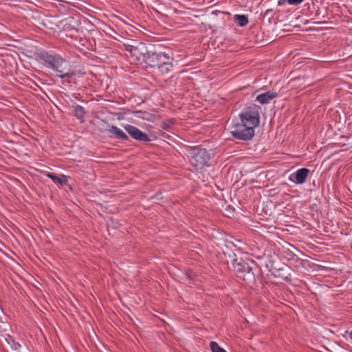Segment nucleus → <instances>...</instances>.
I'll return each instance as SVG.
<instances>
[{
  "label": "nucleus",
  "mask_w": 352,
  "mask_h": 352,
  "mask_svg": "<svg viewBox=\"0 0 352 352\" xmlns=\"http://www.w3.org/2000/svg\"><path fill=\"white\" fill-rule=\"evenodd\" d=\"M259 110L260 107L255 104L244 109L240 114V122L232 121V135L239 140H250L254 136V128L259 124Z\"/></svg>",
  "instance_id": "obj_1"
},
{
  "label": "nucleus",
  "mask_w": 352,
  "mask_h": 352,
  "mask_svg": "<svg viewBox=\"0 0 352 352\" xmlns=\"http://www.w3.org/2000/svg\"><path fill=\"white\" fill-rule=\"evenodd\" d=\"M40 58L43 61L45 67L52 68L57 73L56 76L58 77L63 78L73 76V72L64 71L63 65L65 61L60 56L44 52L41 54Z\"/></svg>",
  "instance_id": "obj_2"
},
{
  "label": "nucleus",
  "mask_w": 352,
  "mask_h": 352,
  "mask_svg": "<svg viewBox=\"0 0 352 352\" xmlns=\"http://www.w3.org/2000/svg\"><path fill=\"white\" fill-rule=\"evenodd\" d=\"M190 162L197 170L208 166L210 155L204 148L192 147L189 150Z\"/></svg>",
  "instance_id": "obj_3"
},
{
  "label": "nucleus",
  "mask_w": 352,
  "mask_h": 352,
  "mask_svg": "<svg viewBox=\"0 0 352 352\" xmlns=\"http://www.w3.org/2000/svg\"><path fill=\"white\" fill-rule=\"evenodd\" d=\"M124 129L125 131L131 135V138L136 140L142 141V142H149L150 138L147 134L141 131L137 127L130 125L126 124L124 126Z\"/></svg>",
  "instance_id": "obj_4"
},
{
  "label": "nucleus",
  "mask_w": 352,
  "mask_h": 352,
  "mask_svg": "<svg viewBox=\"0 0 352 352\" xmlns=\"http://www.w3.org/2000/svg\"><path fill=\"white\" fill-rule=\"evenodd\" d=\"M309 170L306 168L298 169L289 176V180L296 184H302L305 182Z\"/></svg>",
  "instance_id": "obj_5"
},
{
  "label": "nucleus",
  "mask_w": 352,
  "mask_h": 352,
  "mask_svg": "<svg viewBox=\"0 0 352 352\" xmlns=\"http://www.w3.org/2000/svg\"><path fill=\"white\" fill-rule=\"evenodd\" d=\"M171 60V58L163 52L153 54L149 57V61L151 66L156 68L163 65L164 63H166V62Z\"/></svg>",
  "instance_id": "obj_6"
},
{
  "label": "nucleus",
  "mask_w": 352,
  "mask_h": 352,
  "mask_svg": "<svg viewBox=\"0 0 352 352\" xmlns=\"http://www.w3.org/2000/svg\"><path fill=\"white\" fill-rule=\"evenodd\" d=\"M277 96V93L273 91H269L266 93L261 94L257 96L256 100L262 104H265L269 103L272 100Z\"/></svg>",
  "instance_id": "obj_7"
},
{
  "label": "nucleus",
  "mask_w": 352,
  "mask_h": 352,
  "mask_svg": "<svg viewBox=\"0 0 352 352\" xmlns=\"http://www.w3.org/2000/svg\"><path fill=\"white\" fill-rule=\"evenodd\" d=\"M234 270L237 276L241 278H245V275L250 274V269L246 263H237L234 265Z\"/></svg>",
  "instance_id": "obj_8"
},
{
  "label": "nucleus",
  "mask_w": 352,
  "mask_h": 352,
  "mask_svg": "<svg viewBox=\"0 0 352 352\" xmlns=\"http://www.w3.org/2000/svg\"><path fill=\"white\" fill-rule=\"evenodd\" d=\"M109 131L114 135L117 138L127 140L128 136L118 127L116 126H111L109 129Z\"/></svg>",
  "instance_id": "obj_9"
},
{
  "label": "nucleus",
  "mask_w": 352,
  "mask_h": 352,
  "mask_svg": "<svg viewBox=\"0 0 352 352\" xmlns=\"http://www.w3.org/2000/svg\"><path fill=\"white\" fill-rule=\"evenodd\" d=\"M47 176L56 184H65L67 181V178L65 175H56L52 173H47Z\"/></svg>",
  "instance_id": "obj_10"
},
{
  "label": "nucleus",
  "mask_w": 352,
  "mask_h": 352,
  "mask_svg": "<svg viewBox=\"0 0 352 352\" xmlns=\"http://www.w3.org/2000/svg\"><path fill=\"white\" fill-rule=\"evenodd\" d=\"M8 337L5 338L6 341L8 344L10 345L12 352H20L19 349L21 348V345L15 342L9 335H7Z\"/></svg>",
  "instance_id": "obj_11"
},
{
  "label": "nucleus",
  "mask_w": 352,
  "mask_h": 352,
  "mask_svg": "<svg viewBox=\"0 0 352 352\" xmlns=\"http://www.w3.org/2000/svg\"><path fill=\"white\" fill-rule=\"evenodd\" d=\"M173 68V65L171 61H167L166 63L159 66L157 69L161 72L162 74H167Z\"/></svg>",
  "instance_id": "obj_12"
},
{
  "label": "nucleus",
  "mask_w": 352,
  "mask_h": 352,
  "mask_svg": "<svg viewBox=\"0 0 352 352\" xmlns=\"http://www.w3.org/2000/svg\"><path fill=\"white\" fill-rule=\"evenodd\" d=\"M234 19L241 27L245 26L248 23V19L245 15L236 14Z\"/></svg>",
  "instance_id": "obj_13"
},
{
  "label": "nucleus",
  "mask_w": 352,
  "mask_h": 352,
  "mask_svg": "<svg viewBox=\"0 0 352 352\" xmlns=\"http://www.w3.org/2000/svg\"><path fill=\"white\" fill-rule=\"evenodd\" d=\"M85 114V109L81 106H76L74 109V115L75 116L81 121L83 120L84 116Z\"/></svg>",
  "instance_id": "obj_14"
},
{
  "label": "nucleus",
  "mask_w": 352,
  "mask_h": 352,
  "mask_svg": "<svg viewBox=\"0 0 352 352\" xmlns=\"http://www.w3.org/2000/svg\"><path fill=\"white\" fill-rule=\"evenodd\" d=\"M210 349L212 352H226L223 348L220 347L215 342L210 343Z\"/></svg>",
  "instance_id": "obj_15"
},
{
  "label": "nucleus",
  "mask_w": 352,
  "mask_h": 352,
  "mask_svg": "<svg viewBox=\"0 0 352 352\" xmlns=\"http://www.w3.org/2000/svg\"><path fill=\"white\" fill-rule=\"evenodd\" d=\"M9 327H10L9 324L7 322L0 320V332L1 333L7 332L9 329Z\"/></svg>",
  "instance_id": "obj_16"
},
{
  "label": "nucleus",
  "mask_w": 352,
  "mask_h": 352,
  "mask_svg": "<svg viewBox=\"0 0 352 352\" xmlns=\"http://www.w3.org/2000/svg\"><path fill=\"white\" fill-rule=\"evenodd\" d=\"M126 50L131 52L132 55H136L138 52V48L133 45H126Z\"/></svg>",
  "instance_id": "obj_17"
},
{
  "label": "nucleus",
  "mask_w": 352,
  "mask_h": 352,
  "mask_svg": "<svg viewBox=\"0 0 352 352\" xmlns=\"http://www.w3.org/2000/svg\"><path fill=\"white\" fill-rule=\"evenodd\" d=\"M289 5L297 6L304 1V0H287Z\"/></svg>",
  "instance_id": "obj_18"
},
{
  "label": "nucleus",
  "mask_w": 352,
  "mask_h": 352,
  "mask_svg": "<svg viewBox=\"0 0 352 352\" xmlns=\"http://www.w3.org/2000/svg\"><path fill=\"white\" fill-rule=\"evenodd\" d=\"M340 3H335V2H331V12H333V9L334 8H340L339 5H340Z\"/></svg>",
  "instance_id": "obj_19"
},
{
  "label": "nucleus",
  "mask_w": 352,
  "mask_h": 352,
  "mask_svg": "<svg viewBox=\"0 0 352 352\" xmlns=\"http://www.w3.org/2000/svg\"><path fill=\"white\" fill-rule=\"evenodd\" d=\"M349 335V338L352 340V330L348 333Z\"/></svg>",
  "instance_id": "obj_20"
},
{
  "label": "nucleus",
  "mask_w": 352,
  "mask_h": 352,
  "mask_svg": "<svg viewBox=\"0 0 352 352\" xmlns=\"http://www.w3.org/2000/svg\"><path fill=\"white\" fill-rule=\"evenodd\" d=\"M339 144V143L337 142H331V144H335L336 145V144Z\"/></svg>",
  "instance_id": "obj_21"
}]
</instances>
